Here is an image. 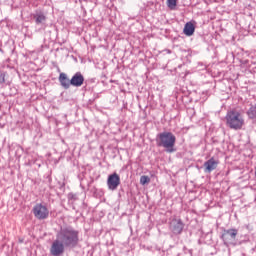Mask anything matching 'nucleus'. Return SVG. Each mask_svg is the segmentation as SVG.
I'll return each instance as SVG.
<instances>
[{
  "mask_svg": "<svg viewBox=\"0 0 256 256\" xmlns=\"http://www.w3.org/2000/svg\"><path fill=\"white\" fill-rule=\"evenodd\" d=\"M79 230L72 226H64L56 233V239L50 247V254L61 256L65 249H75L79 245Z\"/></svg>",
  "mask_w": 256,
  "mask_h": 256,
  "instance_id": "nucleus-1",
  "label": "nucleus"
},
{
  "mask_svg": "<svg viewBox=\"0 0 256 256\" xmlns=\"http://www.w3.org/2000/svg\"><path fill=\"white\" fill-rule=\"evenodd\" d=\"M175 143H177V137L172 132H162L156 136L157 147H163L167 153H175Z\"/></svg>",
  "mask_w": 256,
  "mask_h": 256,
  "instance_id": "nucleus-2",
  "label": "nucleus"
},
{
  "mask_svg": "<svg viewBox=\"0 0 256 256\" xmlns=\"http://www.w3.org/2000/svg\"><path fill=\"white\" fill-rule=\"evenodd\" d=\"M225 121L229 129H233L234 131L243 129V125H245L243 115H241V112L237 111L236 109L227 112Z\"/></svg>",
  "mask_w": 256,
  "mask_h": 256,
  "instance_id": "nucleus-3",
  "label": "nucleus"
},
{
  "mask_svg": "<svg viewBox=\"0 0 256 256\" xmlns=\"http://www.w3.org/2000/svg\"><path fill=\"white\" fill-rule=\"evenodd\" d=\"M237 235H239V230L237 228L223 229L220 239L223 241L225 247H236Z\"/></svg>",
  "mask_w": 256,
  "mask_h": 256,
  "instance_id": "nucleus-4",
  "label": "nucleus"
},
{
  "mask_svg": "<svg viewBox=\"0 0 256 256\" xmlns=\"http://www.w3.org/2000/svg\"><path fill=\"white\" fill-rule=\"evenodd\" d=\"M32 213L34 217H36V219H39L40 221H43L44 219H47V217H49V209H47V207L41 203L36 204L33 207Z\"/></svg>",
  "mask_w": 256,
  "mask_h": 256,
  "instance_id": "nucleus-5",
  "label": "nucleus"
},
{
  "mask_svg": "<svg viewBox=\"0 0 256 256\" xmlns=\"http://www.w3.org/2000/svg\"><path fill=\"white\" fill-rule=\"evenodd\" d=\"M121 185V177L119 174L113 173L108 176L107 186L110 191H117V187Z\"/></svg>",
  "mask_w": 256,
  "mask_h": 256,
  "instance_id": "nucleus-6",
  "label": "nucleus"
},
{
  "mask_svg": "<svg viewBox=\"0 0 256 256\" xmlns=\"http://www.w3.org/2000/svg\"><path fill=\"white\" fill-rule=\"evenodd\" d=\"M184 228L185 224L181 219H173L170 223V231H172L174 235H181Z\"/></svg>",
  "mask_w": 256,
  "mask_h": 256,
  "instance_id": "nucleus-7",
  "label": "nucleus"
},
{
  "mask_svg": "<svg viewBox=\"0 0 256 256\" xmlns=\"http://www.w3.org/2000/svg\"><path fill=\"white\" fill-rule=\"evenodd\" d=\"M72 87H81L85 83V77L81 72H76L70 79Z\"/></svg>",
  "mask_w": 256,
  "mask_h": 256,
  "instance_id": "nucleus-8",
  "label": "nucleus"
},
{
  "mask_svg": "<svg viewBox=\"0 0 256 256\" xmlns=\"http://www.w3.org/2000/svg\"><path fill=\"white\" fill-rule=\"evenodd\" d=\"M217 165H219V162L216 161L215 158H210L204 163V172L211 173L212 171H215V169H217Z\"/></svg>",
  "mask_w": 256,
  "mask_h": 256,
  "instance_id": "nucleus-9",
  "label": "nucleus"
},
{
  "mask_svg": "<svg viewBox=\"0 0 256 256\" xmlns=\"http://www.w3.org/2000/svg\"><path fill=\"white\" fill-rule=\"evenodd\" d=\"M58 81L63 89H69L71 87V80L66 73L61 72Z\"/></svg>",
  "mask_w": 256,
  "mask_h": 256,
  "instance_id": "nucleus-10",
  "label": "nucleus"
},
{
  "mask_svg": "<svg viewBox=\"0 0 256 256\" xmlns=\"http://www.w3.org/2000/svg\"><path fill=\"white\" fill-rule=\"evenodd\" d=\"M33 19H35L36 25H45L47 22V16L43 12H36V14L33 15Z\"/></svg>",
  "mask_w": 256,
  "mask_h": 256,
  "instance_id": "nucleus-11",
  "label": "nucleus"
},
{
  "mask_svg": "<svg viewBox=\"0 0 256 256\" xmlns=\"http://www.w3.org/2000/svg\"><path fill=\"white\" fill-rule=\"evenodd\" d=\"M184 34L187 35V37H191L193 33H195V25L191 22H187L184 26Z\"/></svg>",
  "mask_w": 256,
  "mask_h": 256,
  "instance_id": "nucleus-12",
  "label": "nucleus"
},
{
  "mask_svg": "<svg viewBox=\"0 0 256 256\" xmlns=\"http://www.w3.org/2000/svg\"><path fill=\"white\" fill-rule=\"evenodd\" d=\"M246 115L250 118V119H256V106H251L248 111L246 112Z\"/></svg>",
  "mask_w": 256,
  "mask_h": 256,
  "instance_id": "nucleus-13",
  "label": "nucleus"
},
{
  "mask_svg": "<svg viewBox=\"0 0 256 256\" xmlns=\"http://www.w3.org/2000/svg\"><path fill=\"white\" fill-rule=\"evenodd\" d=\"M149 183H151V178H149V176L143 175V176L140 177V184L141 185H147Z\"/></svg>",
  "mask_w": 256,
  "mask_h": 256,
  "instance_id": "nucleus-14",
  "label": "nucleus"
},
{
  "mask_svg": "<svg viewBox=\"0 0 256 256\" xmlns=\"http://www.w3.org/2000/svg\"><path fill=\"white\" fill-rule=\"evenodd\" d=\"M169 9H175L177 7V0H167Z\"/></svg>",
  "mask_w": 256,
  "mask_h": 256,
  "instance_id": "nucleus-15",
  "label": "nucleus"
},
{
  "mask_svg": "<svg viewBox=\"0 0 256 256\" xmlns=\"http://www.w3.org/2000/svg\"><path fill=\"white\" fill-rule=\"evenodd\" d=\"M68 199H69V201H77V194L69 193Z\"/></svg>",
  "mask_w": 256,
  "mask_h": 256,
  "instance_id": "nucleus-16",
  "label": "nucleus"
},
{
  "mask_svg": "<svg viewBox=\"0 0 256 256\" xmlns=\"http://www.w3.org/2000/svg\"><path fill=\"white\" fill-rule=\"evenodd\" d=\"M5 83V73H0V84Z\"/></svg>",
  "mask_w": 256,
  "mask_h": 256,
  "instance_id": "nucleus-17",
  "label": "nucleus"
},
{
  "mask_svg": "<svg viewBox=\"0 0 256 256\" xmlns=\"http://www.w3.org/2000/svg\"><path fill=\"white\" fill-rule=\"evenodd\" d=\"M238 245H241V241L238 243Z\"/></svg>",
  "mask_w": 256,
  "mask_h": 256,
  "instance_id": "nucleus-18",
  "label": "nucleus"
}]
</instances>
